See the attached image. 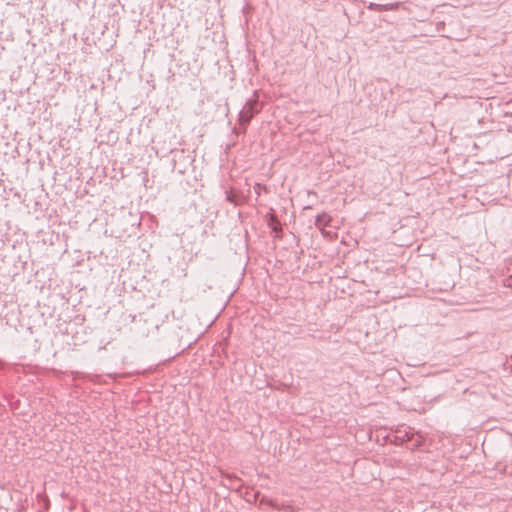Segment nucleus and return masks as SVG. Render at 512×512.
I'll return each mask as SVG.
<instances>
[{"label": "nucleus", "instance_id": "nucleus-1", "mask_svg": "<svg viewBox=\"0 0 512 512\" xmlns=\"http://www.w3.org/2000/svg\"><path fill=\"white\" fill-rule=\"evenodd\" d=\"M259 103L256 99H250L246 102L239 112V124L244 128L249 124L255 113L259 112Z\"/></svg>", "mask_w": 512, "mask_h": 512}, {"label": "nucleus", "instance_id": "nucleus-2", "mask_svg": "<svg viewBox=\"0 0 512 512\" xmlns=\"http://www.w3.org/2000/svg\"><path fill=\"white\" fill-rule=\"evenodd\" d=\"M398 7V3L377 4L370 3L368 8L374 11H391Z\"/></svg>", "mask_w": 512, "mask_h": 512}, {"label": "nucleus", "instance_id": "nucleus-3", "mask_svg": "<svg viewBox=\"0 0 512 512\" xmlns=\"http://www.w3.org/2000/svg\"><path fill=\"white\" fill-rule=\"evenodd\" d=\"M267 225L272 229L276 236H278V234L282 231L281 224L274 214L268 215Z\"/></svg>", "mask_w": 512, "mask_h": 512}, {"label": "nucleus", "instance_id": "nucleus-4", "mask_svg": "<svg viewBox=\"0 0 512 512\" xmlns=\"http://www.w3.org/2000/svg\"><path fill=\"white\" fill-rule=\"evenodd\" d=\"M331 219L332 218L330 215H328L327 213H322L316 217L315 225L316 227L322 229L329 225Z\"/></svg>", "mask_w": 512, "mask_h": 512}, {"label": "nucleus", "instance_id": "nucleus-5", "mask_svg": "<svg viewBox=\"0 0 512 512\" xmlns=\"http://www.w3.org/2000/svg\"><path fill=\"white\" fill-rule=\"evenodd\" d=\"M503 285L505 287H509V288H512V275L508 276L507 278H505L503 280Z\"/></svg>", "mask_w": 512, "mask_h": 512}, {"label": "nucleus", "instance_id": "nucleus-6", "mask_svg": "<svg viewBox=\"0 0 512 512\" xmlns=\"http://www.w3.org/2000/svg\"><path fill=\"white\" fill-rule=\"evenodd\" d=\"M266 190V188L264 186H262L261 184H256L254 186V191L259 195L261 193V190Z\"/></svg>", "mask_w": 512, "mask_h": 512}, {"label": "nucleus", "instance_id": "nucleus-7", "mask_svg": "<svg viewBox=\"0 0 512 512\" xmlns=\"http://www.w3.org/2000/svg\"><path fill=\"white\" fill-rule=\"evenodd\" d=\"M399 439H401L402 441H405V440H409L410 438L408 437V433H405V435L403 437L401 436H398Z\"/></svg>", "mask_w": 512, "mask_h": 512}, {"label": "nucleus", "instance_id": "nucleus-8", "mask_svg": "<svg viewBox=\"0 0 512 512\" xmlns=\"http://www.w3.org/2000/svg\"><path fill=\"white\" fill-rule=\"evenodd\" d=\"M226 198H227V200H228V201H230V202H233V201H234V200H233L232 195H231V194H229V193L227 194V197H226Z\"/></svg>", "mask_w": 512, "mask_h": 512}]
</instances>
